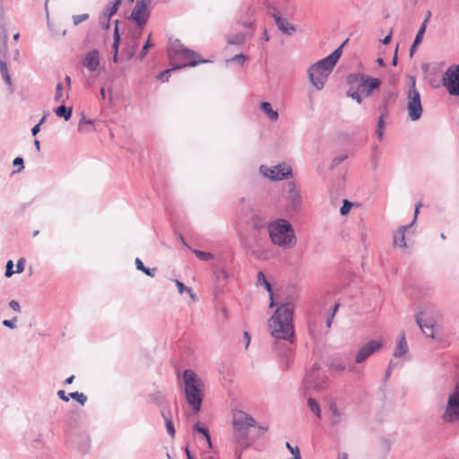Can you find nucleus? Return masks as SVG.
I'll return each mask as SVG.
<instances>
[{"instance_id":"1","label":"nucleus","mask_w":459,"mask_h":459,"mask_svg":"<svg viewBox=\"0 0 459 459\" xmlns=\"http://www.w3.org/2000/svg\"><path fill=\"white\" fill-rule=\"evenodd\" d=\"M295 298L287 296L276 308L269 319L268 327L274 338L273 349L284 364V368L290 367V358L294 342L293 311Z\"/></svg>"},{"instance_id":"2","label":"nucleus","mask_w":459,"mask_h":459,"mask_svg":"<svg viewBox=\"0 0 459 459\" xmlns=\"http://www.w3.org/2000/svg\"><path fill=\"white\" fill-rule=\"evenodd\" d=\"M342 47L343 45L340 46L328 56L320 59L309 66L307 76L311 84L317 91H321L325 87L330 74L341 57Z\"/></svg>"},{"instance_id":"3","label":"nucleus","mask_w":459,"mask_h":459,"mask_svg":"<svg viewBox=\"0 0 459 459\" xmlns=\"http://www.w3.org/2000/svg\"><path fill=\"white\" fill-rule=\"evenodd\" d=\"M184 394L195 413L200 411L204 397V383L192 369H185L181 376Z\"/></svg>"},{"instance_id":"4","label":"nucleus","mask_w":459,"mask_h":459,"mask_svg":"<svg viewBox=\"0 0 459 459\" xmlns=\"http://www.w3.org/2000/svg\"><path fill=\"white\" fill-rule=\"evenodd\" d=\"M168 56L173 69L195 66L208 62V60L202 59L196 52L186 48L178 39L170 42L168 48Z\"/></svg>"},{"instance_id":"5","label":"nucleus","mask_w":459,"mask_h":459,"mask_svg":"<svg viewBox=\"0 0 459 459\" xmlns=\"http://www.w3.org/2000/svg\"><path fill=\"white\" fill-rule=\"evenodd\" d=\"M267 232L271 241L281 248H290L296 244L293 227L284 219H277L270 222L267 225Z\"/></svg>"},{"instance_id":"6","label":"nucleus","mask_w":459,"mask_h":459,"mask_svg":"<svg viewBox=\"0 0 459 459\" xmlns=\"http://www.w3.org/2000/svg\"><path fill=\"white\" fill-rule=\"evenodd\" d=\"M408 117L411 121L419 120L423 113L420 93L416 88V78L409 77V87L406 91Z\"/></svg>"},{"instance_id":"7","label":"nucleus","mask_w":459,"mask_h":459,"mask_svg":"<svg viewBox=\"0 0 459 459\" xmlns=\"http://www.w3.org/2000/svg\"><path fill=\"white\" fill-rule=\"evenodd\" d=\"M248 227L252 232L250 238L244 233L240 234V240L247 248H252L255 244H258L261 235L265 236L267 229L265 221L258 215H253L248 221Z\"/></svg>"},{"instance_id":"8","label":"nucleus","mask_w":459,"mask_h":459,"mask_svg":"<svg viewBox=\"0 0 459 459\" xmlns=\"http://www.w3.org/2000/svg\"><path fill=\"white\" fill-rule=\"evenodd\" d=\"M442 420L446 423H455L459 420V380L449 394Z\"/></svg>"},{"instance_id":"9","label":"nucleus","mask_w":459,"mask_h":459,"mask_svg":"<svg viewBox=\"0 0 459 459\" xmlns=\"http://www.w3.org/2000/svg\"><path fill=\"white\" fill-rule=\"evenodd\" d=\"M260 173L264 177L273 181H281L292 178L291 167L285 163H279L275 166L268 167L266 165H261L259 167Z\"/></svg>"},{"instance_id":"10","label":"nucleus","mask_w":459,"mask_h":459,"mask_svg":"<svg viewBox=\"0 0 459 459\" xmlns=\"http://www.w3.org/2000/svg\"><path fill=\"white\" fill-rule=\"evenodd\" d=\"M442 84L450 95L459 96V65H450L442 77Z\"/></svg>"},{"instance_id":"11","label":"nucleus","mask_w":459,"mask_h":459,"mask_svg":"<svg viewBox=\"0 0 459 459\" xmlns=\"http://www.w3.org/2000/svg\"><path fill=\"white\" fill-rule=\"evenodd\" d=\"M255 420L241 411H237L233 415L232 425L239 437H247L248 429L255 426Z\"/></svg>"},{"instance_id":"12","label":"nucleus","mask_w":459,"mask_h":459,"mask_svg":"<svg viewBox=\"0 0 459 459\" xmlns=\"http://www.w3.org/2000/svg\"><path fill=\"white\" fill-rule=\"evenodd\" d=\"M365 76L363 73H352L346 78V82L349 85L347 96L354 100L358 104L362 102V96L359 90Z\"/></svg>"},{"instance_id":"13","label":"nucleus","mask_w":459,"mask_h":459,"mask_svg":"<svg viewBox=\"0 0 459 459\" xmlns=\"http://www.w3.org/2000/svg\"><path fill=\"white\" fill-rule=\"evenodd\" d=\"M67 442L73 448H76L82 453L88 452L91 446V439L86 432H71L67 437Z\"/></svg>"},{"instance_id":"14","label":"nucleus","mask_w":459,"mask_h":459,"mask_svg":"<svg viewBox=\"0 0 459 459\" xmlns=\"http://www.w3.org/2000/svg\"><path fill=\"white\" fill-rule=\"evenodd\" d=\"M383 346L382 342L377 340H371L361 346L355 355V363H363L371 355L377 352Z\"/></svg>"},{"instance_id":"15","label":"nucleus","mask_w":459,"mask_h":459,"mask_svg":"<svg viewBox=\"0 0 459 459\" xmlns=\"http://www.w3.org/2000/svg\"><path fill=\"white\" fill-rule=\"evenodd\" d=\"M149 2L143 0H137L136 4L131 13V18L137 23V25L143 28L149 18V12L147 10Z\"/></svg>"},{"instance_id":"16","label":"nucleus","mask_w":459,"mask_h":459,"mask_svg":"<svg viewBox=\"0 0 459 459\" xmlns=\"http://www.w3.org/2000/svg\"><path fill=\"white\" fill-rule=\"evenodd\" d=\"M319 378V365L314 364L311 370L307 373L304 379V388L316 390H321L324 388L323 382L318 380Z\"/></svg>"},{"instance_id":"17","label":"nucleus","mask_w":459,"mask_h":459,"mask_svg":"<svg viewBox=\"0 0 459 459\" xmlns=\"http://www.w3.org/2000/svg\"><path fill=\"white\" fill-rule=\"evenodd\" d=\"M288 187L287 207L290 211L296 212L301 206V195L296 189L294 182H290Z\"/></svg>"},{"instance_id":"18","label":"nucleus","mask_w":459,"mask_h":459,"mask_svg":"<svg viewBox=\"0 0 459 459\" xmlns=\"http://www.w3.org/2000/svg\"><path fill=\"white\" fill-rule=\"evenodd\" d=\"M381 85V80L375 77H370L366 75L363 82L360 85L359 92L361 93L362 98L363 97H369L371 96L372 92L378 89Z\"/></svg>"},{"instance_id":"19","label":"nucleus","mask_w":459,"mask_h":459,"mask_svg":"<svg viewBox=\"0 0 459 459\" xmlns=\"http://www.w3.org/2000/svg\"><path fill=\"white\" fill-rule=\"evenodd\" d=\"M83 66H85L90 72H96L100 65V52L97 49H91L88 51L82 61Z\"/></svg>"},{"instance_id":"20","label":"nucleus","mask_w":459,"mask_h":459,"mask_svg":"<svg viewBox=\"0 0 459 459\" xmlns=\"http://www.w3.org/2000/svg\"><path fill=\"white\" fill-rule=\"evenodd\" d=\"M330 411V424L332 426H338L347 420V415L343 410H340L335 403H331L329 406Z\"/></svg>"},{"instance_id":"21","label":"nucleus","mask_w":459,"mask_h":459,"mask_svg":"<svg viewBox=\"0 0 459 459\" xmlns=\"http://www.w3.org/2000/svg\"><path fill=\"white\" fill-rule=\"evenodd\" d=\"M273 17L278 29L283 34L291 35L295 32V26L290 24L286 18H282L279 13H273Z\"/></svg>"},{"instance_id":"22","label":"nucleus","mask_w":459,"mask_h":459,"mask_svg":"<svg viewBox=\"0 0 459 459\" xmlns=\"http://www.w3.org/2000/svg\"><path fill=\"white\" fill-rule=\"evenodd\" d=\"M325 321V316L322 314H315L311 315L308 317L307 324L310 333L312 335H316L323 332L321 325Z\"/></svg>"},{"instance_id":"23","label":"nucleus","mask_w":459,"mask_h":459,"mask_svg":"<svg viewBox=\"0 0 459 459\" xmlns=\"http://www.w3.org/2000/svg\"><path fill=\"white\" fill-rule=\"evenodd\" d=\"M411 227V224L401 226L394 233V246L395 247L403 248L406 247L405 232Z\"/></svg>"},{"instance_id":"24","label":"nucleus","mask_w":459,"mask_h":459,"mask_svg":"<svg viewBox=\"0 0 459 459\" xmlns=\"http://www.w3.org/2000/svg\"><path fill=\"white\" fill-rule=\"evenodd\" d=\"M120 4L118 1L109 2L103 10V18L106 19V23H103V29L109 28L110 18L117 12Z\"/></svg>"},{"instance_id":"25","label":"nucleus","mask_w":459,"mask_h":459,"mask_svg":"<svg viewBox=\"0 0 459 459\" xmlns=\"http://www.w3.org/2000/svg\"><path fill=\"white\" fill-rule=\"evenodd\" d=\"M160 414L164 420V423H165V427H166V430H167L168 434L171 437H174L176 435V429H175V427L171 420V410H170L169 406L167 405L166 408L161 409Z\"/></svg>"},{"instance_id":"26","label":"nucleus","mask_w":459,"mask_h":459,"mask_svg":"<svg viewBox=\"0 0 459 459\" xmlns=\"http://www.w3.org/2000/svg\"><path fill=\"white\" fill-rule=\"evenodd\" d=\"M408 352V344L406 342L405 333H402L398 338L395 350L393 356L394 358H401Z\"/></svg>"},{"instance_id":"27","label":"nucleus","mask_w":459,"mask_h":459,"mask_svg":"<svg viewBox=\"0 0 459 459\" xmlns=\"http://www.w3.org/2000/svg\"><path fill=\"white\" fill-rule=\"evenodd\" d=\"M257 284L264 285L266 290L269 292L270 297V307H273L275 306L274 299H273V291L271 283L266 280V277L263 272H259L257 273Z\"/></svg>"},{"instance_id":"28","label":"nucleus","mask_w":459,"mask_h":459,"mask_svg":"<svg viewBox=\"0 0 459 459\" xmlns=\"http://www.w3.org/2000/svg\"><path fill=\"white\" fill-rule=\"evenodd\" d=\"M416 323L427 337L432 339L435 337L434 325L432 324H423L422 319L419 315L416 316Z\"/></svg>"},{"instance_id":"29","label":"nucleus","mask_w":459,"mask_h":459,"mask_svg":"<svg viewBox=\"0 0 459 459\" xmlns=\"http://www.w3.org/2000/svg\"><path fill=\"white\" fill-rule=\"evenodd\" d=\"M261 110L266 114V116L268 117V118L272 121H275L278 119L279 117V113L277 110H274L272 108V105L271 103L267 102V101H263L261 103Z\"/></svg>"},{"instance_id":"30","label":"nucleus","mask_w":459,"mask_h":459,"mask_svg":"<svg viewBox=\"0 0 459 459\" xmlns=\"http://www.w3.org/2000/svg\"><path fill=\"white\" fill-rule=\"evenodd\" d=\"M55 113L57 117H63L65 121L69 120L72 117L73 108H67L65 105H60L55 109Z\"/></svg>"},{"instance_id":"31","label":"nucleus","mask_w":459,"mask_h":459,"mask_svg":"<svg viewBox=\"0 0 459 459\" xmlns=\"http://www.w3.org/2000/svg\"><path fill=\"white\" fill-rule=\"evenodd\" d=\"M430 15H431V13L430 12H428V15L426 17V19L423 21V22L421 23L416 36H415V39H414V41H416V44H420L421 41H422V39H423V36H424V33L426 31V29H427V23L430 18Z\"/></svg>"},{"instance_id":"32","label":"nucleus","mask_w":459,"mask_h":459,"mask_svg":"<svg viewBox=\"0 0 459 459\" xmlns=\"http://www.w3.org/2000/svg\"><path fill=\"white\" fill-rule=\"evenodd\" d=\"M135 267L137 270L144 273L146 275L150 277H154L157 271L156 268L146 267L140 258L135 259Z\"/></svg>"},{"instance_id":"33","label":"nucleus","mask_w":459,"mask_h":459,"mask_svg":"<svg viewBox=\"0 0 459 459\" xmlns=\"http://www.w3.org/2000/svg\"><path fill=\"white\" fill-rule=\"evenodd\" d=\"M150 398L152 402H153L156 405L162 407V409L167 407L165 406L167 404V400L160 392L157 391L151 394Z\"/></svg>"},{"instance_id":"34","label":"nucleus","mask_w":459,"mask_h":459,"mask_svg":"<svg viewBox=\"0 0 459 459\" xmlns=\"http://www.w3.org/2000/svg\"><path fill=\"white\" fill-rule=\"evenodd\" d=\"M0 73L1 75L8 86H12L11 76L8 72L7 64L4 60H0Z\"/></svg>"},{"instance_id":"35","label":"nucleus","mask_w":459,"mask_h":459,"mask_svg":"<svg viewBox=\"0 0 459 459\" xmlns=\"http://www.w3.org/2000/svg\"><path fill=\"white\" fill-rule=\"evenodd\" d=\"M193 429L196 431H198L199 433L203 434L204 437H205L208 445H209V447H212V438H211V436H210V433H209V429L208 428L204 427V426H202L200 424V422H196Z\"/></svg>"},{"instance_id":"36","label":"nucleus","mask_w":459,"mask_h":459,"mask_svg":"<svg viewBox=\"0 0 459 459\" xmlns=\"http://www.w3.org/2000/svg\"><path fill=\"white\" fill-rule=\"evenodd\" d=\"M307 405L310 409V411L317 417V418H321V409H320V406L318 404V403L316 402V400L313 397H309L308 400H307Z\"/></svg>"},{"instance_id":"37","label":"nucleus","mask_w":459,"mask_h":459,"mask_svg":"<svg viewBox=\"0 0 459 459\" xmlns=\"http://www.w3.org/2000/svg\"><path fill=\"white\" fill-rule=\"evenodd\" d=\"M245 41V35L243 33H237L227 37V42L230 45H241Z\"/></svg>"},{"instance_id":"38","label":"nucleus","mask_w":459,"mask_h":459,"mask_svg":"<svg viewBox=\"0 0 459 459\" xmlns=\"http://www.w3.org/2000/svg\"><path fill=\"white\" fill-rule=\"evenodd\" d=\"M385 114H382L378 120H377V134L379 138V140L381 141L382 138H383V135H384V129H385Z\"/></svg>"},{"instance_id":"39","label":"nucleus","mask_w":459,"mask_h":459,"mask_svg":"<svg viewBox=\"0 0 459 459\" xmlns=\"http://www.w3.org/2000/svg\"><path fill=\"white\" fill-rule=\"evenodd\" d=\"M93 124V121L91 120V119H88L86 118L84 116L80 119L79 121V124H78V131L79 132H90L91 129V128H84V126H92Z\"/></svg>"},{"instance_id":"40","label":"nucleus","mask_w":459,"mask_h":459,"mask_svg":"<svg viewBox=\"0 0 459 459\" xmlns=\"http://www.w3.org/2000/svg\"><path fill=\"white\" fill-rule=\"evenodd\" d=\"M70 398L76 400L81 405H84L87 402V396L83 393L72 392L69 394Z\"/></svg>"},{"instance_id":"41","label":"nucleus","mask_w":459,"mask_h":459,"mask_svg":"<svg viewBox=\"0 0 459 459\" xmlns=\"http://www.w3.org/2000/svg\"><path fill=\"white\" fill-rule=\"evenodd\" d=\"M338 307H339V305L335 304L333 306L332 313L328 314L327 316L325 317V332H327L330 329L333 320V317L335 316V313L338 309Z\"/></svg>"},{"instance_id":"42","label":"nucleus","mask_w":459,"mask_h":459,"mask_svg":"<svg viewBox=\"0 0 459 459\" xmlns=\"http://www.w3.org/2000/svg\"><path fill=\"white\" fill-rule=\"evenodd\" d=\"M193 253L202 261H209L213 258V255L210 252H204L198 249H194Z\"/></svg>"},{"instance_id":"43","label":"nucleus","mask_w":459,"mask_h":459,"mask_svg":"<svg viewBox=\"0 0 459 459\" xmlns=\"http://www.w3.org/2000/svg\"><path fill=\"white\" fill-rule=\"evenodd\" d=\"M153 46H154V44H153V43H152V41H151V36H149V37H148V39H147V40H146V42H145V43H144V45L143 46V48H142V50H141V53H140V55H139L138 58H139L140 60H143V59L146 56L147 52H148V49H149L150 48L153 47Z\"/></svg>"},{"instance_id":"44","label":"nucleus","mask_w":459,"mask_h":459,"mask_svg":"<svg viewBox=\"0 0 459 459\" xmlns=\"http://www.w3.org/2000/svg\"><path fill=\"white\" fill-rule=\"evenodd\" d=\"M331 369L337 372H343L346 369V365L339 360L332 361L330 364Z\"/></svg>"},{"instance_id":"45","label":"nucleus","mask_w":459,"mask_h":459,"mask_svg":"<svg viewBox=\"0 0 459 459\" xmlns=\"http://www.w3.org/2000/svg\"><path fill=\"white\" fill-rule=\"evenodd\" d=\"M175 70L176 69H173V66L171 68H169V69H166V70L162 71L161 73H160L157 75V79L160 80L162 82H168L169 81V74L172 71H175Z\"/></svg>"},{"instance_id":"46","label":"nucleus","mask_w":459,"mask_h":459,"mask_svg":"<svg viewBox=\"0 0 459 459\" xmlns=\"http://www.w3.org/2000/svg\"><path fill=\"white\" fill-rule=\"evenodd\" d=\"M6 39L7 36L4 31L0 30V55L6 51Z\"/></svg>"},{"instance_id":"47","label":"nucleus","mask_w":459,"mask_h":459,"mask_svg":"<svg viewBox=\"0 0 459 459\" xmlns=\"http://www.w3.org/2000/svg\"><path fill=\"white\" fill-rule=\"evenodd\" d=\"M352 206V203H351L350 201H348L347 199H344L342 201V205L341 206L340 208V213L342 215H346L349 213L351 208Z\"/></svg>"},{"instance_id":"48","label":"nucleus","mask_w":459,"mask_h":459,"mask_svg":"<svg viewBox=\"0 0 459 459\" xmlns=\"http://www.w3.org/2000/svg\"><path fill=\"white\" fill-rule=\"evenodd\" d=\"M88 18H89V14L88 13L73 15V17H72L73 23H74V26L79 25L81 22L86 21Z\"/></svg>"},{"instance_id":"49","label":"nucleus","mask_w":459,"mask_h":459,"mask_svg":"<svg viewBox=\"0 0 459 459\" xmlns=\"http://www.w3.org/2000/svg\"><path fill=\"white\" fill-rule=\"evenodd\" d=\"M119 43H120V37L118 35L117 27H116L115 32H114V41L112 44L113 52L118 53Z\"/></svg>"},{"instance_id":"50","label":"nucleus","mask_w":459,"mask_h":459,"mask_svg":"<svg viewBox=\"0 0 459 459\" xmlns=\"http://www.w3.org/2000/svg\"><path fill=\"white\" fill-rule=\"evenodd\" d=\"M246 60L247 56L244 54H237L231 58L228 59V62L238 63L240 65H243Z\"/></svg>"},{"instance_id":"51","label":"nucleus","mask_w":459,"mask_h":459,"mask_svg":"<svg viewBox=\"0 0 459 459\" xmlns=\"http://www.w3.org/2000/svg\"><path fill=\"white\" fill-rule=\"evenodd\" d=\"M347 158H348L347 154H342V155H339V156L334 157L332 160L331 169H333L334 167L338 166L341 162L345 160Z\"/></svg>"},{"instance_id":"52","label":"nucleus","mask_w":459,"mask_h":459,"mask_svg":"<svg viewBox=\"0 0 459 459\" xmlns=\"http://www.w3.org/2000/svg\"><path fill=\"white\" fill-rule=\"evenodd\" d=\"M63 95V84L58 82L56 87V96L54 98L55 101H60Z\"/></svg>"},{"instance_id":"53","label":"nucleus","mask_w":459,"mask_h":459,"mask_svg":"<svg viewBox=\"0 0 459 459\" xmlns=\"http://www.w3.org/2000/svg\"><path fill=\"white\" fill-rule=\"evenodd\" d=\"M176 286L178 287V292L182 294L183 292H191V289L188 287H186L183 282H181L178 280L175 281Z\"/></svg>"},{"instance_id":"54","label":"nucleus","mask_w":459,"mask_h":459,"mask_svg":"<svg viewBox=\"0 0 459 459\" xmlns=\"http://www.w3.org/2000/svg\"><path fill=\"white\" fill-rule=\"evenodd\" d=\"M16 321H17V317L14 316L13 319H4L3 321V325L6 327H9L11 329H13L16 327Z\"/></svg>"},{"instance_id":"55","label":"nucleus","mask_w":459,"mask_h":459,"mask_svg":"<svg viewBox=\"0 0 459 459\" xmlns=\"http://www.w3.org/2000/svg\"><path fill=\"white\" fill-rule=\"evenodd\" d=\"M13 261L9 260L5 266V276L8 278L11 277L14 273V272L13 271Z\"/></svg>"},{"instance_id":"56","label":"nucleus","mask_w":459,"mask_h":459,"mask_svg":"<svg viewBox=\"0 0 459 459\" xmlns=\"http://www.w3.org/2000/svg\"><path fill=\"white\" fill-rule=\"evenodd\" d=\"M228 277V273L222 269H220L216 272V278L219 281H226Z\"/></svg>"},{"instance_id":"57","label":"nucleus","mask_w":459,"mask_h":459,"mask_svg":"<svg viewBox=\"0 0 459 459\" xmlns=\"http://www.w3.org/2000/svg\"><path fill=\"white\" fill-rule=\"evenodd\" d=\"M24 265H25V259L24 258H20L17 261V264H16V271H15V273H22L24 270Z\"/></svg>"},{"instance_id":"58","label":"nucleus","mask_w":459,"mask_h":459,"mask_svg":"<svg viewBox=\"0 0 459 459\" xmlns=\"http://www.w3.org/2000/svg\"><path fill=\"white\" fill-rule=\"evenodd\" d=\"M286 447L290 452L292 455L300 454L299 446H292L289 442H286Z\"/></svg>"},{"instance_id":"59","label":"nucleus","mask_w":459,"mask_h":459,"mask_svg":"<svg viewBox=\"0 0 459 459\" xmlns=\"http://www.w3.org/2000/svg\"><path fill=\"white\" fill-rule=\"evenodd\" d=\"M9 307H10L13 310H14V311H16V312H21V307H20V304H19V302H18V301H16V300H11V301L9 302Z\"/></svg>"},{"instance_id":"60","label":"nucleus","mask_w":459,"mask_h":459,"mask_svg":"<svg viewBox=\"0 0 459 459\" xmlns=\"http://www.w3.org/2000/svg\"><path fill=\"white\" fill-rule=\"evenodd\" d=\"M13 165L14 167L16 166H20L18 171H20L22 169H23V159L22 157H16L14 160H13Z\"/></svg>"},{"instance_id":"61","label":"nucleus","mask_w":459,"mask_h":459,"mask_svg":"<svg viewBox=\"0 0 459 459\" xmlns=\"http://www.w3.org/2000/svg\"><path fill=\"white\" fill-rule=\"evenodd\" d=\"M421 206V204L419 203V204H415V209H414V216H413V220L411 221V226L416 222L417 221V218H418V215H419V212H420V208Z\"/></svg>"},{"instance_id":"62","label":"nucleus","mask_w":459,"mask_h":459,"mask_svg":"<svg viewBox=\"0 0 459 459\" xmlns=\"http://www.w3.org/2000/svg\"><path fill=\"white\" fill-rule=\"evenodd\" d=\"M57 395L64 402H68L70 399L69 394L67 395L64 390H58Z\"/></svg>"},{"instance_id":"63","label":"nucleus","mask_w":459,"mask_h":459,"mask_svg":"<svg viewBox=\"0 0 459 459\" xmlns=\"http://www.w3.org/2000/svg\"><path fill=\"white\" fill-rule=\"evenodd\" d=\"M39 131H40V126L37 124V125H35V126L31 128V134H32L33 136H36Z\"/></svg>"},{"instance_id":"64","label":"nucleus","mask_w":459,"mask_h":459,"mask_svg":"<svg viewBox=\"0 0 459 459\" xmlns=\"http://www.w3.org/2000/svg\"><path fill=\"white\" fill-rule=\"evenodd\" d=\"M391 39H392V33L388 34L387 36H385L382 40L381 42L384 44V45H386L388 44L390 41H391Z\"/></svg>"}]
</instances>
